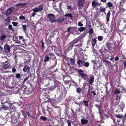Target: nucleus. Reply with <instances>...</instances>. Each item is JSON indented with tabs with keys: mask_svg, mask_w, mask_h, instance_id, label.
I'll return each instance as SVG.
<instances>
[{
	"mask_svg": "<svg viewBox=\"0 0 126 126\" xmlns=\"http://www.w3.org/2000/svg\"><path fill=\"white\" fill-rule=\"evenodd\" d=\"M57 64V61H56L55 62V65H56Z\"/></svg>",
	"mask_w": 126,
	"mask_h": 126,
	"instance_id": "64",
	"label": "nucleus"
},
{
	"mask_svg": "<svg viewBox=\"0 0 126 126\" xmlns=\"http://www.w3.org/2000/svg\"><path fill=\"white\" fill-rule=\"evenodd\" d=\"M4 51L6 52H9L10 51V47L8 45H6L4 46Z\"/></svg>",
	"mask_w": 126,
	"mask_h": 126,
	"instance_id": "9",
	"label": "nucleus"
},
{
	"mask_svg": "<svg viewBox=\"0 0 126 126\" xmlns=\"http://www.w3.org/2000/svg\"><path fill=\"white\" fill-rule=\"evenodd\" d=\"M10 67V65L7 64H4L3 66V68L4 69H6Z\"/></svg>",
	"mask_w": 126,
	"mask_h": 126,
	"instance_id": "20",
	"label": "nucleus"
},
{
	"mask_svg": "<svg viewBox=\"0 0 126 126\" xmlns=\"http://www.w3.org/2000/svg\"><path fill=\"white\" fill-rule=\"evenodd\" d=\"M36 14L35 13H32V16H35V15Z\"/></svg>",
	"mask_w": 126,
	"mask_h": 126,
	"instance_id": "55",
	"label": "nucleus"
},
{
	"mask_svg": "<svg viewBox=\"0 0 126 126\" xmlns=\"http://www.w3.org/2000/svg\"><path fill=\"white\" fill-rule=\"evenodd\" d=\"M92 5L93 7L95 8V7L98 5L99 6L100 5V4L99 3H98L97 2H96L94 1H92Z\"/></svg>",
	"mask_w": 126,
	"mask_h": 126,
	"instance_id": "10",
	"label": "nucleus"
},
{
	"mask_svg": "<svg viewBox=\"0 0 126 126\" xmlns=\"http://www.w3.org/2000/svg\"><path fill=\"white\" fill-rule=\"evenodd\" d=\"M81 122L82 124L86 125L87 124L88 121L86 119H84L82 118L81 120Z\"/></svg>",
	"mask_w": 126,
	"mask_h": 126,
	"instance_id": "13",
	"label": "nucleus"
},
{
	"mask_svg": "<svg viewBox=\"0 0 126 126\" xmlns=\"http://www.w3.org/2000/svg\"><path fill=\"white\" fill-rule=\"evenodd\" d=\"M30 67H29L28 65H26L23 69V71L24 72H26L28 73L30 71Z\"/></svg>",
	"mask_w": 126,
	"mask_h": 126,
	"instance_id": "8",
	"label": "nucleus"
},
{
	"mask_svg": "<svg viewBox=\"0 0 126 126\" xmlns=\"http://www.w3.org/2000/svg\"><path fill=\"white\" fill-rule=\"evenodd\" d=\"M114 59V58H113L112 57H111V58H110V60L112 61H113V60Z\"/></svg>",
	"mask_w": 126,
	"mask_h": 126,
	"instance_id": "56",
	"label": "nucleus"
},
{
	"mask_svg": "<svg viewBox=\"0 0 126 126\" xmlns=\"http://www.w3.org/2000/svg\"><path fill=\"white\" fill-rule=\"evenodd\" d=\"M12 24L14 26H16L17 25V23L16 22H12Z\"/></svg>",
	"mask_w": 126,
	"mask_h": 126,
	"instance_id": "45",
	"label": "nucleus"
},
{
	"mask_svg": "<svg viewBox=\"0 0 126 126\" xmlns=\"http://www.w3.org/2000/svg\"><path fill=\"white\" fill-rule=\"evenodd\" d=\"M29 77V76L28 77L26 78L25 79H24V80L23 82H24L26 81L27 80Z\"/></svg>",
	"mask_w": 126,
	"mask_h": 126,
	"instance_id": "47",
	"label": "nucleus"
},
{
	"mask_svg": "<svg viewBox=\"0 0 126 126\" xmlns=\"http://www.w3.org/2000/svg\"><path fill=\"white\" fill-rule=\"evenodd\" d=\"M77 63L79 66H82L83 65L84 62L81 60H78Z\"/></svg>",
	"mask_w": 126,
	"mask_h": 126,
	"instance_id": "12",
	"label": "nucleus"
},
{
	"mask_svg": "<svg viewBox=\"0 0 126 126\" xmlns=\"http://www.w3.org/2000/svg\"><path fill=\"white\" fill-rule=\"evenodd\" d=\"M85 0H79L78 1V4L79 7L81 8L83 5H84V1Z\"/></svg>",
	"mask_w": 126,
	"mask_h": 126,
	"instance_id": "7",
	"label": "nucleus"
},
{
	"mask_svg": "<svg viewBox=\"0 0 126 126\" xmlns=\"http://www.w3.org/2000/svg\"><path fill=\"white\" fill-rule=\"evenodd\" d=\"M77 29V28L75 27H69L67 29V31L68 32L73 34Z\"/></svg>",
	"mask_w": 126,
	"mask_h": 126,
	"instance_id": "4",
	"label": "nucleus"
},
{
	"mask_svg": "<svg viewBox=\"0 0 126 126\" xmlns=\"http://www.w3.org/2000/svg\"><path fill=\"white\" fill-rule=\"evenodd\" d=\"M124 66L125 67H126V61H125L124 64Z\"/></svg>",
	"mask_w": 126,
	"mask_h": 126,
	"instance_id": "59",
	"label": "nucleus"
},
{
	"mask_svg": "<svg viewBox=\"0 0 126 126\" xmlns=\"http://www.w3.org/2000/svg\"><path fill=\"white\" fill-rule=\"evenodd\" d=\"M14 8L13 7H12L8 9L6 11V16L9 15L14 10Z\"/></svg>",
	"mask_w": 126,
	"mask_h": 126,
	"instance_id": "6",
	"label": "nucleus"
},
{
	"mask_svg": "<svg viewBox=\"0 0 126 126\" xmlns=\"http://www.w3.org/2000/svg\"><path fill=\"white\" fill-rule=\"evenodd\" d=\"M10 19L9 17H8L7 19L5 20V23L6 25H7L9 24L10 23Z\"/></svg>",
	"mask_w": 126,
	"mask_h": 126,
	"instance_id": "18",
	"label": "nucleus"
},
{
	"mask_svg": "<svg viewBox=\"0 0 126 126\" xmlns=\"http://www.w3.org/2000/svg\"><path fill=\"white\" fill-rule=\"evenodd\" d=\"M12 26L11 25H10L8 26L10 30H11L12 29Z\"/></svg>",
	"mask_w": 126,
	"mask_h": 126,
	"instance_id": "50",
	"label": "nucleus"
},
{
	"mask_svg": "<svg viewBox=\"0 0 126 126\" xmlns=\"http://www.w3.org/2000/svg\"><path fill=\"white\" fill-rule=\"evenodd\" d=\"M113 45L112 44H111L109 42H107L106 44V45L108 48L109 49H111L112 48V46Z\"/></svg>",
	"mask_w": 126,
	"mask_h": 126,
	"instance_id": "19",
	"label": "nucleus"
},
{
	"mask_svg": "<svg viewBox=\"0 0 126 126\" xmlns=\"http://www.w3.org/2000/svg\"><path fill=\"white\" fill-rule=\"evenodd\" d=\"M120 92V91L118 89H116L114 93L115 94H118Z\"/></svg>",
	"mask_w": 126,
	"mask_h": 126,
	"instance_id": "31",
	"label": "nucleus"
},
{
	"mask_svg": "<svg viewBox=\"0 0 126 126\" xmlns=\"http://www.w3.org/2000/svg\"><path fill=\"white\" fill-rule=\"evenodd\" d=\"M19 18L21 20H24L25 19V17L21 15L19 16Z\"/></svg>",
	"mask_w": 126,
	"mask_h": 126,
	"instance_id": "36",
	"label": "nucleus"
},
{
	"mask_svg": "<svg viewBox=\"0 0 126 126\" xmlns=\"http://www.w3.org/2000/svg\"><path fill=\"white\" fill-rule=\"evenodd\" d=\"M67 8L68 9L72 10V7L70 6H68L67 7Z\"/></svg>",
	"mask_w": 126,
	"mask_h": 126,
	"instance_id": "46",
	"label": "nucleus"
},
{
	"mask_svg": "<svg viewBox=\"0 0 126 126\" xmlns=\"http://www.w3.org/2000/svg\"><path fill=\"white\" fill-rule=\"evenodd\" d=\"M54 55L53 53H49L45 56L44 62H46L49 61L53 57H54Z\"/></svg>",
	"mask_w": 126,
	"mask_h": 126,
	"instance_id": "2",
	"label": "nucleus"
},
{
	"mask_svg": "<svg viewBox=\"0 0 126 126\" xmlns=\"http://www.w3.org/2000/svg\"><path fill=\"white\" fill-rule=\"evenodd\" d=\"M3 49V48L1 46H0V49L2 50Z\"/></svg>",
	"mask_w": 126,
	"mask_h": 126,
	"instance_id": "62",
	"label": "nucleus"
},
{
	"mask_svg": "<svg viewBox=\"0 0 126 126\" xmlns=\"http://www.w3.org/2000/svg\"><path fill=\"white\" fill-rule=\"evenodd\" d=\"M47 126H52L51 125H50V124H48Z\"/></svg>",
	"mask_w": 126,
	"mask_h": 126,
	"instance_id": "63",
	"label": "nucleus"
},
{
	"mask_svg": "<svg viewBox=\"0 0 126 126\" xmlns=\"http://www.w3.org/2000/svg\"><path fill=\"white\" fill-rule=\"evenodd\" d=\"M122 121H123V122L124 123L125 122V121L126 120V119L125 118H124L122 120H121Z\"/></svg>",
	"mask_w": 126,
	"mask_h": 126,
	"instance_id": "52",
	"label": "nucleus"
},
{
	"mask_svg": "<svg viewBox=\"0 0 126 126\" xmlns=\"http://www.w3.org/2000/svg\"><path fill=\"white\" fill-rule=\"evenodd\" d=\"M96 42V40L94 38L92 39V44L93 46H94Z\"/></svg>",
	"mask_w": 126,
	"mask_h": 126,
	"instance_id": "23",
	"label": "nucleus"
},
{
	"mask_svg": "<svg viewBox=\"0 0 126 126\" xmlns=\"http://www.w3.org/2000/svg\"><path fill=\"white\" fill-rule=\"evenodd\" d=\"M8 77L10 78H11L13 76V75H8Z\"/></svg>",
	"mask_w": 126,
	"mask_h": 126,
	"instance_id": "54",
	"label": "nucleus"
},
{
	"mask_svg": "<svg viewBox=\"0 0 126 126\" xmlns=\"http://www.w3.org/2000/svg\"><path fill=\"white\" fill-rule=\"evenodd\" d=\"M98 39L99 41H101L103 39V37L102 36H98Z\"/></svg>",
	"mask_w": 126,
	"mask_h": 126,
	"instance_id": "37",
	"label": "nucleus"
},
{
	"mask_svg": "<svg viewBox=\"0 0 126 126\" xmlns=\"http://www.w3.org/2000/svg\"><path fill=\"white\" fill-rule=\"evenodd\" d=\"M43 9V7L42 5H40L38 8H35L33 9L32 11L35 12H38L42 11Z\"/></svg>",
	"mask_w": 126,
	"mask_h": 126,
	"instance_id": "5",
	"label": "nucleus"
},
{
	"mask_svg": "<svg viewBox=\"0 0 126 126\" xmlns=\"http://www.w3.org/2000/svg\"><path fill=\"white\" fill-rule=\"evenodd\" d=\"M65 19L64 18H63L61 20H60V21H59V22H63V21H64V20H65Z\"/></svg>",
	"mask_w": 126,
	"mask_h": 126,
	"instance_id": "51",
	"label": "nucleus"
},
{
	"mask_svg": "<svg viewBox=\"0 0 126 126\" xmlns=\"http://www.w3.org/2000/svg\"><path fill=\"white\" fill-rule=\"evenodd\" d=\"M27 114L28 116L29 117H32V116L30 114L29 112H27Z\"/></svg>",
	"mask_w": 126,
	"mask_h": 126,
	"instance_id": "49",
	"label": "nucleus"
},
{
	"mask_svg": "<svg viewBox=\"0 0 126 126\" xmlns=\"http://www.w3.org/2000/svg\"><path fill=\"white\" fill-rule=\"evenodd\" d=\"M25 3H20L17 4L16 5V7H18L20 8V7L23 6L25 5Z\"/></svg>",
	"mask_w": 126,
	"mask_h": 126,
	"instance_id": "22",
	"label": "nucleus"
},
{
	"mask_svg": "<svg viewBox=\"0 0 126 126\" xmlns=\"http://www.w3.org/2000/svg\"><path fill=\"white\" fill-rule=\"evenodd\" d=\"M89 78L90 79L89 80L90 83L92 85L94 81V77L93 76H92L90 77Z\"/></svg>",
	"mask_w": 126,
	"mask_h": 126,
	"instance_id": "15",
	"label": "nucleus"
},
{
	"mask_svg": "<svg viewBox=\"0 0 126 126\" xmlns=\"http://www.w3.org/2000/svg\"><path fill=\"white\" fill-rule=\"evenodd\" d=\"M119 59V58L118 57H117V56L116 57H115V59L116 60V61H118Z\"/></svg>",
	"mask_w": 126,
	"mask_h": 126,
	"instance_id": "53",
	"label": "nucleus"
},
{
	"mask_svg": "<svg viewBox=\"0 0 126 126\" xmlns=\"http://www.w3.org/2000/svg\"><path fill=\"white\" fill-rule=\"evenodd\" d=\"M73 42L70 43L68 45V47L67 48L66 50L67 51H70L72 49L73 46Z\"/></svg>",
	"mask_w": 126,
	"mask_h": 126,
	"instance_id": "11",
	"label": "nucleus"
},
{
	"mask_svg": "<svg viewBox=\"0 0 126 126\" xmlns=\"http://www.w3.org/2000/svg\"><path fill=\"white\" fill-rule=\"evenodd\" d=\"M81 90V89L80 88H78L76 89V91L79 94L80 93Z\"/></svg>",
	"mask_w": 126,
	"mask_h": 126,
	"instance_id": "33",
	"label": "nucleus"
},
{
	"mask_svg": "<svg viewBox=\"0 0 126 126\" xmlns=\"http://www.w3.org/2000/svg\"><path fill=\"white\" fill-rule=\"evenodd\" d=\"M12 71L13 73H15L16 71V69L14 67L12 68Z\"/></svg>",
	"mask_w": 126,
	"mask_h": 126,
	"instance_id": "43",
	"label": "nucleus"
},
{
	"mask_svg": "<svg viewBox=\"0 0 126 126\" xmlns=\"http://www.w3.org/2000/svg\"><path fill=\"white\" fill-rule=\"evenodd\" d=\"M47 18L48 19V20L52 23L57 21V20L55 19V16L52 14H49L47 15Z\"/></svg>",
	"mask_w": 126,
	"mask_h": 126,
	"instance_id": "3",
	"label": "nucleus"
},
{
	"mask_svg": "<svg viewBox=\"0 0 126 126\" xmlns=\"http://www.w3.org/2000/svg\"><path fill=\"white\" fill-rule=\"evenodd\" d=\"M23 37L22 36H19V38L20 40H21L23 38Z\"/></svg>",
	"mask_w": 126,
	"mask_h": 126,
	"instance_id": "57",
	"label": "nucleus"
},
{
	"mask_svg": "<svg viewBox=\"0 0 126 126\" xmlns=\"http://www.w3.org/2000/svg\"><path fill=\"white\" fill-rule=\"evenodd\" d=\"M20 74L19 73H17L16 75V77L17 79L20 78Z\"/></svg>",
	"mask_w": 126,
	"mask_h": 126,
	"instance_id": "38",
	"label": "nucleus"
},
{
	"mask_svg": "<svg viewBox=\"0 0 126 126\" xmlns=\"http://www.w3.org/2000/svg\"><path fill=\"white\" fill-rule=\"evenodd\" d=\"M101 1L103 2H105L107 0H100Z\"/></svg>",
	"mask_w": 126,
	"mask_h": 126,
	"instance_id": "58",
	"label": "nucleus"
},
{
	"mask_svg": "<svg viewBox=\"0 0 126 126\" xmlns=\"http://www.w3.org/2000/svg\"><path fill=\"white\" fill-rule=\"evenodd\" d=\"M72 82L74 84H76V85H77V84L74 81H72Z\"/></svg>",
	"mask_w": 126,
	"mask_h": 126,
	"instance_id": "60",
	"label": "nucleus"
},
{
	"mask_svg": "<svg viewBox=\"0 0 126 126\" xmlns=\"http://www.w3.org/2000/svg\"><path fill=\"white\" fill-rule=\"evenodd\" d=\"M70 63L72 65H74L75 63V59L74 58H72L69 59Z\"/></svg>",
	"mask_w": 126,
	"mask_h": 126,
	"instance_id": "21",
	"label": "nucleus"
},
{
	"mask_svg": "<svg viewBox=\"0 0 126 126\" xmlns=\"http://www.w3.org/2000/svg\"><path fill=\"white\" fill-rule=\"evenodd\" d=\"M13 104L9 101H7L3 103L2 105V109L4 110H7Z\"/></svg>",
	"mask_w": 126,
	"mask_h": 126,
	"instance_id": "1",
	"label": "nucleus"
},
{
	"mask_svg": "<svg viewBox=\"0 0 126 126\" xmlns=\"http://www.w3.org/2000/svg\"><path fill=\"white\" fill-rule=\"evenodd\" d=\"M84 103L85 104V105L87 107L88 106V101H85L84 102Z\"/></svg>",
	"mask_w": 126,
	"mask_h": 126,
	"instance_id": "40",
	"label": "nucleus"
},
{
	"mask_svg": "<svg viewBox=\"0 0 126 126\" xmlns=\"http://www.w3.org/2000/svg\"><path fill=\"white\" fill-rule=\"evenodd\" d=\"M40 119L44 121H45L47 120L46 118L43 116H42L40 117Z\"/></svg>",
	"mask_w": 126,
	"mask_h": 126,
	"instance_id": "34",
	"label": "nucleus"
},
{
	"mask_svg": "<svg viewBox=\"0 0 126 126\" xmlns=\"http://www.w3.org/2000/svg\"><path fill=\"white\" fill-rule=\"evenodd\" d=\"M110 14V11H109L107 14V15L106 16V20L107 22H109V18Z\"/></svg>",
	"mask_w": 126,
	"mask_h": 126,
	"instance_id": "14",
	"label": "nucleus"
},
{
	"mask_svg": "<svg viewBox=\"0 0 126 126\" xmlns=\"http://www.w3.org/2000/svg\"><path fill=\"white\" fill-rule=\"evenodd\" d=\"M107 5L109 7H111L113 6V5L111 2H109L107 3Z\"/></svg>",
	"mask_w": 126,
	"mask_h": 126,
	"instance_id": "30",
	"label": "nucleus"
},
{
	"mask_svg": "<svg viewBox=\"0 0 126 126\" xmlns=\"http://www.w3.org/2000/svg\"><path fill=\"white\" fill-rule=\"evenodd\" d=\"M6 36L5 35H3L0 37V40H1L2 41L4 39H5L6 38Z\"/></svg>",
	"mask_w": 126,
	"mask_h": 126,
	"instance_id": "27",
	"label": "nucleus"
},
{
	"mask_svg": "<svg viewBox=\"0 0 126 126\" xmlns=\"http://www.w3.org/2000/svg\"><path fill=\"white\" fill-rule=\"evenodd\" d=\"M99 10L100 12H104L105 11V8L100 7Z\"/></svg>",
	"mask_w": 126,
	"mask_h": 126,
	"instance_id": "25",
	"label": "nucleus"
},
{
	"mask_svg": "<svg viewBox=\"0 0 126 126\" xmlns=\"http://www.w3.org/2000/svg\"><path fill=\"white\" fill-rule=\"evenodd\" d=\"M88 32L89 34H92L93 32V29L92 28L90 29Z\"/></svg>",
	"mask_w": 126,
	"mask_h": 126,
	"instance_id": "39",
	"label": "nucleus"
},
{
	"mask_svg": "<svg viewBox=\"0 0 126 126\" xmlns=\"http://www.w3.org/2000/svg\"><path fill=\"white\" fill-rule=\"evenodd\" d=\"M83 65L86 67H87L89 65V63L88 62H86L84 63Z\"/></svg>",
	"mask_w": 126,
	"mask_h": 126,
	"instance_id": "29",
	"label": "nucleus"
},
{
	"mask_svg": "<svg viewBox=\"0 0 126 126\" xmlns=\"http://www.w3.org/2000/svg\"><path fill=\"white\" fill-rule=\"evenodd\" d=\"M116 123L117 124H118L119 125L121 126H123L124 124V123L123 122V121L121 120L117 121L116 122Z\"/></svg>",
	"mask_w": 126,
	"mask_h": 126,
	"instance_id": "17",
	"label": "nucleus"
},
{
	"mask_svg": "<svg viewBox=\"0 0 126 126\" xmlns=\"http://www.w3.org/2000/svg\"><path fill=\"white\" fill-rule=\"evenodd\" d=\"M64 16L68 17L71 18H72V15L71 13L66 14V15H64Z\"/></svg>",
	"mask_w": 126,
	"mask_h": 126,
	"instance_id": "24",
	"label": "nucleus"
},
{
	"mask_svg": "<svg viewBox=\"0 0 126 126\" xmlns=\"http://www.w3.org/2000/svg\"><path fill=\"white\" fill-rule=\"evenodd\" d=\"M67 124L68 126H71V123L70 121L69 120H68L67 121Z\"/></svg>",
	"mask_w": 126,
	"mask_h": 126,
	"instance_id": "42",
	"label": "nucleus"
},
{
	"mask_svg": "<svg viewBox=\"0 0 126 126\" xmlns=\"http://www.w3.org/2000/svg\"><path fill=\"white\" fill-rule=\"evenodd\" d=\"M120 97L118 95L116 96L115 98V100L117 101L116 104H119L120 101Z\"/></svg>",
	"mask_w": 126,
	"mask_h": 126,
	"instance_id": "16",
	"label": "nucleus"
},
{
	"mask_svg": "<svg viewBox=\"0 0 126 126\" xmlns=\"http://www.w3.org/2000/svg\"><path fill=\"white\" fill-rule=\"evenodd\" d=\"M85 29V28L84 27H81L79 29V30L80 32H82L84 31Z\"/></svg>",
	"mask_w": 126,
	"mask_h": 126,
	"instance_id": "28",
	"label": "nucleus"
},
{
	"mask_svg": "<svg viewBox=\"0 0 126 126\" xmlns=\"http://www.w3.org/2000/svg\"><path fill=\"white\" fill-rule=\"evenodd\" d=\"M124 105L123 104V106L122 107V108H121V110H122L123 109L124 107Z\"/></svg>",
	"mask_w": 126,
	"mask_h": 126,
	"instance_id": "61",
	"label": "nucleus"
},
{
	"mask_svg": "<svg viewBox=\"0 0 126 126\" xmlns=\"http://www.w3.org/2000/svg\"><path fill=\"white\" fill-rule=\"evenodd\" d=\"M80 76L82 78H85L87 77V76L85 73H82L80 74Z\"/></svg>",
	"mask_w": 126,
	"mask_h": 126,
	"instance_id": "26",
	"label": "nucleus"
},
{
	"mask_svg": "<svg viewBox=\"0 0 126 126\" xmlns=\"http://www.w3.org/2000/svg\"><path fill=\"white\" fill-rule=\"evenodd\" d=\"M79 72L80 75L81 74H82L84 72L82 69H80L79 71Z\"/></svg>",
	"mask_w": 126,
	"mask_h": 126,
	"instance_id": "44",
	"label": "nucleus"
},
{
	"mask_svg": "<svg viewBox=\"0 0 126 126\" xmlns=\"http://www.w3.org/2000/svg\"><path fill=\"white\" fill-rule=\"evenodd\" d=\"M22 27L23 29V31L26 34V25H23L22 26Z\"/></svg>",
	"mask_w": 126,
	"mask_h": 126,
	"instance_id": "32",
	"label": "nucleus"
},
{
	"mask_svg": "<svg viewBox=\"0 0 126 126\" xmlns=\"http://www.w3.org/2000/svg\"><path fill=\"white\" fill-rule=\"evenodd\" d=\"M92 93L94 95H96V93L94 91H92Z\"/></svg>",
	"mask_w": 126,
	"mask_h": 126,
	"instance_id": "48",
	"label": "nucleus"
},
{
	"mask_svg": "<svg viewBox=\"0 0 126 126\" xmlns=\"http://www.w3.org/2000/svg\"><path fill=\"white\" fill-rule=\"evenodd\" d=\"M78 25L80 27L82 26L83 25V24L80 22H79L78 23Z\"/></svg>",
	"mask_w": 126,
	"mask_h": 126,
	"instance_id": "41",
	"label": "nucleus"
},
{
	"mask_svg": "<svg viewBox=\"0 0 126 126\" xmlns=\"http://www.w3.org/2000/svg\"><path fill=\"white\" fill-rule=\"evenodd\" d=\"M115 116L118 118L121 119L122 118L123 116L120 115H115Z\"/></svg>",
	"mask_w": 126,
	"mask_h": 126,
	"instance_id": "35",
	"label": "nucleus"
}]
</instances>
